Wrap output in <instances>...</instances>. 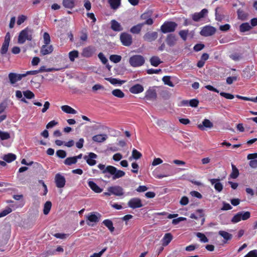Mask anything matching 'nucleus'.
<instances>
[{"mask_svg": "<svg viewBox=\"0 0 257 257\" xmlns=\"http://www.w3.org/2000/svg\"><path fill=\"white\" fill-rule=\"evenodd\" d=\"M34 30L29 27L21 31L18 36V43L24 44L26 41H31L33 39Z\"/></svg>", "mask_w": 257, "mask_h": 257, "instance_id": "1", "label": "nucleus"}, {"mask_svg": "<svg viewBox=\"0 0 257 257\" xmlns=\"http://www.w3.org/2000/svg\"><path fill=\"white\" fill-rule=\"evenodd\" d=\"M145 62L144 57L140 55H135L129 59V63L133 67H138L142 66Z\"/></svg>", "mask_w": 257, "mask_h": 257, "instance_id": "2", "label": "nucleus"}, {"mask_svg": "<svg viewBox=\"0 0 257 257\" xmlns=\"http://www.w3.org/2000/svg\"><path fill=\"white\" fill-rule=\"evenodd\" d=\"M177 24L173 22H166L161 27V31L163 33H171L175 31Z\"/></svg>", "mask_w": 257, "mask_h": 257, "instance_id": "3", "label": "nucleus"}, {"mask_svg": "<svg viewBox=\"0 0 257 257\" xmlns=\"http://www.w3.org/2000/svg\"><path fill=\"white\" fill-rule=\"evenodd\" d=\"M107 170L108 173L112 176V178L113 180H116L125 175L124 171L117 170L115 167L112 166H108Z\"/></svg>", "mask_w": 257, "mask_h": 257, "instance_id": "4", "label": "nucleus"}, {"mask_svg": "<svg viewBox=\"0 0 257 257\" xmlns=\"http://www.w3.org/2000/svg\"><path fill=\"white\" fill-rule=\"evenodd\" d=\"M250 216V213L249 211H241L237 213L232 219V222L234 223H237L240 220H245L248 219Z\"/></svg>", "mask_w": 257, "mask_h": 257, "instance_id": "5", "label": "nucleus"}, {"mask_svg": "<svg viewBox=\"0 0 257 257\" xmlns=\"http://www.w3.org/2000/svg\"><path fill=\"white\" fill-rule=\"evenodd\" d=\"M157 94L155 87H150L145 93V99L148 101H154L157 99Z\"/></svg>", "mask_w": 257, "mask_h": 257, "instance_id": "6", "label": "nucleus"}, {"mask_svg": "<svg viewBox=\"0 0 257 257\" xmlns=\"http://www.w3.org/2000/svg\"><path fill=\"white\" fill-rule=\"evenodd\" d=\"M120 40L123 45L130 46L133 43L132 36L127 33H122L120 35Z\"/></svg>", "mask_w": 257, "mask_h": 257, "instance_id": "7", "label": "nucleus"}, {"mask_svg": "<svg viewBox=\"0 0 257 257\" xmlns=\"http://www.w3.org/2000/svg\"><path fill=\"white\" fill-rule=\"evenodd\" d=\"M216 31V29L210 26H206L203 28L200 32L201 35L205 37H208L213 35Z\"/></svg>", "mask_w": 257, "mask_h": 257, "instance_id": "8", "label": "nucleus"}, {"mask_svg": "<svg viewBox=\"0 0 257 257\" xmlns=\"http://www.w3.org/2000/svg\"><path fill=\"white\" fill-rule=\"evenodd\" d=\"M108 191L115 196H120L124 194L123 188L119 186H111L107 188Z\"/></svg>", "mask_w": 257, "mask_h": 257, "instance_id": "9", "label": "nucleus"}, {"mask_svg": "<svg viewBox=\"0 0 257 257\" xmlns=\"http://www.w3.org/2000/svg\"><path fill=\"white\" fill-rule=\"evenodd\" d=\"M140 18L142 20L144 21L143 22L141 23L142 24H143V26L145 25H152L154 23V21L151 18V14L149 12L143 13L141 16Z\"/></svg>", "mask_w": 257, "mask_h": 257, "instance_id": "10", "label": "nucleus"}, {"mask_svg": "<svg viewBox=\"0 0 257 257\" xmlns=\"http://www.w3.org/2000/svg\"><path fill=\"white\" fill-rule=\"evenodd\" d=\"M11 84H14L17 81L21 80L22 78L26 77L24 74H17L16 73H10L8 75Z\"/></svg>", "mask_w": 257, "mask_h": 257, "instance_id": "11", "label": "nucleus"}, {"mask_svg": "<svg viewBox=\"0 0 257 257\" xmlns=\"http://www.w3.org/2000/svg\"><path fill=\"white\" fill-rule=\"evenodd\" d=\"M128 206L133 209L140 208L143 206L141 200L139 198H133L130 199L127 203Z\"/></svg>", "mask_w": 257, "mask_h": 257, "instance_id": "12", "label": "nucleus"}, {"mask_svg": "<svg viewBox=\"0 0 257 257\" xmlns=\"http://www.w3.org/2000/svg\"><path fill=\"white\" fill-rule=\"evenodd\" d=\"M55 182L57 187L61 188L64 187L66 183L65 177L59 173L55 176Z\"/></svg>", "mask_w": 257, "mask_h": 257, "instance_id": "13", "label": "nucleus"}, {"mask_svg": "<svg viewBox=\"0 0 257 257\" xmlns=\"http://www.w3.org/2000/svg\"><path fill=\"white\" fill-rule=\"evenodd\" d=\"M158 37L156 32H148L143 36V39L147 42H151L155 41Z\"/></svg>", "mask_w": 257, "mask_h": 257, "instance_id": "14", "label": "nucleus"}, {"mask_svg": "<svg viewBox=\"0 0 257 257\" xmlns=\"http://www.w3.org/2000/svg\"><path fill=\"white\" fill-rule=\"evenodd\" d=\"M255 74L254 66L253 65L247 66L243 71L242 76L247 79L250 78Z\"/></svg>", "mask_w": 257, "mask_h": 257, "instance_id": "15", "label": "nucleus"}, {"mask_svg": "<svg viewBox=\"0 0 257 257\" xmlns=\"http://www.w3.org/2000/svg\"><path fill=\"white\" fill-rule=\"evenodd\" d=\"M97 156L93 153H89L88 156H85L84 159L90 166H93L96 164V161L94 160L97 158Z\"/></svg>", "mask_w": 257, "mask_h": 257, "instance_id": "16", "label": "nucleus"}, {"mask_svg": "<svg viewBox=\"0 0 257 257\" xmlns=\"http://www.w3.org/2000/svg\"><path fill=\"white\" fill-rule=\"evenodd\" d=\"M101 216V215L97 212H91L86 216V218L90 222L96 223L99 221Z\"/></svg>", "mask_w": 257, "mask_h": 257, "instance_id": "17", "label": "nucleus"}, {"mask_svg": "<svg viewBox=\"0 0 257 257\" xmlns=\"http://www.w3.org/2000/svg\"><path fill=\"white\" fill-rule=\"evenodd\" d=\"M95 51V49L93 47L88 46L83 49L81 55L84 57H90L94 54Z\"/></svg>", "mask_w": 257, "mask_h": 257, "instance_id": "18", "label": "nucleus"}, {"mask_svg": "<svg viewBox=\"0 0 257 257\" xmlns=\"http://www.w3.org/2000/svg\"><path fill=\"white\" fill-rule=\"evenodd\" d=\"M213 126L212 122L208 119L203 120L201 124L198 125V127L201 131H204L206 128H211Z\"/></svg>", "mask_w": 257, "mask_h": 257, "instance_id": "19", "label": "nucleus"}, {"mask_svg": "<svg viewBox=\"0 0 257 257\" xmlns=\"http://www.w3.org/2000/svg\"><path fill=\"white\" fill-rule=\"evenodd\" d=\"M207 13L208 10L206 9H204L199 13H194L192 15V19L194 21L198 22L200 19L204 18Z\"/></svg>", "mask_w": 257, "mask_h": 257, "instance_id": "20", "label": "nucleus"}, {"mask_svg": "<svg viewBox=\"0 0 257 257\" xmlns=\"http://www.w3.org/2000/svg\"><path fill=\"white\" fill-rule=\"evenodd\" d=\"M210 182L212 185H214L215 189L220 192L223 189V185L219 182V179H211L209 180Z\"/></svg>", "mask_w": 257, "mask_h": 257, "instance_id": "21", "label": "nucleus"}, {"mask_svg": "<svg viewBox=\"0 0 257 257\" xmlns=\"http://www.w3.org/2000/svg\"><path fill=\"white\" fill-rule=\"evenodd\" d=\"M177 41V38L174 34H169L167 36L166 42L168 45L170 47L174 46Z\"/></svg>", "mask_w": 257, "mask_h": 257, "instance_id": "22", "label": "nucleus"}, {"mask_svg": "<svg viewBox=\"0 0 257 257\" xmlns=\"http://www.w3.org/2000/svg\"><path fill=\"white\" fill-rule=\"evenodd\" d=\"M53 51L52 45L45 44L41 47L40 52L43 55H46L51 54Z\"/></svg>", "mask_w": 257, "mask_h": 257, "instance_id": "23", "label": "nucleus"}, {"mask_svg": "<svg viewBox=\"0 0 257 257\" xmlns=\"http://www.w3.org/2000/svg\"><path fill=\"white\" fill-rule=\"evenodd\" d=\"M129 90L133 94H138L144 91V87L140 84H137L130 87Z\"/></svg>", "mask_w": 257, "mask_h": 257, "instance_id": "24", "label": "nucleus"}, {"mask_svg": "<svg viewBox=\"0 0 257 257\" xmlns=\"http://www.w3.org/2000/svg\"><path fill=\"white\" fill-rule=\"evenodd\" d=\"M111 28L114 31L120 32L123 30V28L118 22L115 20H112L110 22Z\"/></svg>", "mask_w": 257, "mask_h": 257, "instance_id": "25", "label": "nucleus"}, {"mask_svg": "<svg viewBox=\"0 0 257 257\" xmlns=\"http://www.w3.org/2000/svg\"><path fill=\"white\" fill-rule=\"evenodd\" d=\"M219 235L224 238V240H223V243H227L232 239V234L225 231H219Z\"/></svg>", "mask_w": 257, "mask_h": 257, "instance_id": "26", "label": "nucleus"}, {"mask_svg": "<svg viewBox=\"0 0 257 257\" xmlns=\"http://www.w3.org/2000/svg\"><path fill=\"white\" fill-rule=\"evenodd\" d=\"M93 141L97 143H102L106 140L107 136L106 134H99L92 137Z\"/></svg>", "mask_w": 257, "mask_h": 257, "instance_id": "27", "label": "nucleus"}, {"mask_svg": "<svg viewBox=\"0 0 257 257\" xmlns=\"http://www.w3.org/2000/svg\"><path fill=\"white\" fill-rule=\"evenodd\" d=\"M172 240V235L170 233H167L164 235L162 239V245L163 246H166Z\"/></svg>", "mask_w": 257, "mask_h": 257, "instance_id": "28", "label": "nucleus"}, {"mask_svg": "<svg viewBox=\"0 0 257 257\" xmlns=\"http://www.w3.org/2000/svg\"><path fill=\"white\" fill-rule=\"evenodd\" d=\"M88 185L89 187L95 193H100L102 191V189H101L93 181H88Z\"/></svg>", "mask_w": 257, "mask_h": 257, "instance_id": "29", "label": "nucleus"}, {"mask_svg": "<svg viewBox=\"0 0 257 257\" xmlns=\"http://www.w3.org/2000/svg\"><path fill=\"white\" fill-rule=\"evenodd\" d=\"M76 0H63V6L67 9H71L75 6Z\"/></svg>", "mask_w": 257, "mask_h": 257, "instance_id": "30", "label": "nucleus"}, {"mask_svg": "<svg viewBox=\"0 0 257 257\" xmlns=\"http://www.w3.org/2000/svg\"><path fill=\"white\" fill-rule=\"evenodd\" d=\"M196 213H197V214H198V215H199V217H198L197 216H196V215L195 214H191V215H190V217H191V218L198 219L200 220V223H201V224H203V223H204V221H205V218H204V217L203 215H202V214H202V211H201V210H198L197 211V212H196ZM195 223H196V224H197V223H200V222H199V221H198V222H195Z\"/></svg>", "mask_w": 257, "mask_h": 257, "instance_id": "31", "label": "nucleus"}, {"mask_svg": "<svg viewBox=\"0 0 257 257\" xmlns=\"http://www.w3.org/2000/svg\"><path fill=\"white\" fill-rule=\"evenodd\" d=\"M143 26V24H142L141 23L138 24L132 27L130 29V32L132 34H138L141 32Z\"/></svg>", "mask_w": 257, "mask_h": 257, "instance_id": "32", "label": "nucleus"}, {"mask_svg": "<svg viewBox=\"0 0 257 257\" xmlns=\"http://www.w3.org/2000/svg\"><path fill=\"white\" fill-rule=\"evenodd\" d=\"M61 108L62 111L65 112V113H69V114H76L77 113L76 110H75L74 109L72 108L69 105H62L61 107Z\"/></svg>", "mask_w": 257, "mask_h": 257, "instance_id": "33", "label": "nucleus"}, {"mask_svg": "<svg viewBox=\"0 0 257 257\" xmlns=\"http://www.w3.org/2000/svg\"><path fill=\"white\" fill-rule=\"evenodd\" d=\"M121 0H108V3L112 9L116 10L120 5Z\"/></svg>", "mask_w": 257, "mask_h": 257, "instance_id": "34", "label": "nucleus"}, {"mask_svg": "<svg viewBox=\"0 0 257 257\" xmlns=\"http://www.w3.org/2000/svg\"><path fill=\"white\" fill-rule=\"evenodd\" d=\"M251 29V26L248 23H244L239 26V30L241 32L244 33L249 31Z\"/></svg>", "mask_w": 257, "mask_h": 257, "instance_id": "35", "label": "nucleus"}, {"mask_svg": "<svg viewBox=\"0 0 257 257\" xmlns=\"http://www.w3.org/2000/svg\"><path fill=\"white\" fill-rule=\"evenodd\" d=\"M150 63L152 65L157 67L161 63L162 61L160 60V59L157 56H153L150 59Z\"/></svg>", "mask_w": 257, "mask_h": 257, "instance_id": "36", "label": "nucleus"}, {"mask_svg": "<svg viewBox=\"0 0 257 257\" xmlns=\"http://www.w3.org/2000/svg\"><path fill=\"white\" fill-rule=\"evenodd\" d=\"M232 167V172L230 174V178L232 179L236 178L239 175V171L238 169L233 164H231Z\"/></svg>", "mask_w": 257, "mask_h": 257, "instance_id": "37", "label": "nucleus"}, {"mask_svg": "<svg viewBox=\"0 0 257 257\" xmlns=\"http://www.w3.org/2000/svg\"><path fill=\"white\" fill-rule=\"evenodd\" d=\"M3 158L5 161L10 163L16 160V156L15 154L9 153L7 155H5Z\"/></svg>", "mask_w": 257, "mask_h": 257, "instance_id": "38", "label": "nucleus"}, {"mask_svg": "<svg viewBox=\"0 0 257 257\" xmlns=\"http://www.w3.org/2000/svg\"><path fill=\"white\" fill-rule=\"evenodd\" d=\"M238 18L242 21L246 20L247 14L240 9H238L237 11Z\"/></svg>", "mask_w": 257, "mask_h": 257, "instance_id": "39", "label": "nucleus"}, {"mask_svg": "<svg viewBox=\"0 0 257 257\" xmlns=\"http://www.w3.org/2000/svg\"><path fill=\"white\" fill-rule=\"evenodd\" d=\"M52 207V203L50 201H47L44 206L43 213L45 215H47L49 213Z\"/></svg>", "mask_w": 257, "mask_h": 257, "instance_id": "40", "label": "nucleus"}, {"mask_svg": "<svg viewBox=\"0 0 257 257\" xmlns=\"http://www.w3.org/2000/svg\"><path fill=\"white\" fill-rule=\"evenodd\" d=\"M79 52L77 50H73L69 53V58L70 60L74 62L75 59L78 57Z\"/></svg>", "mask_w": 257, "mask_h": 257, "instance_id": "41", "label": "nucleus"}, {"mask_svg": "<svg viewBox=\"0 0 257 257\" xmlns=\"http://www.w3.org/2000/svg\"><path fill=\"white\" fill-rule=\"evenodd\" d=\"M112 94L115 97L118 98H123L124 96V93L120 89H114L112 91Z\"/></svg>", "mask_w": 257, "mask_h": 257, "instance_id": "42", "label": "nucleus"}, {"mask_svg": "<svg viewBox=\"0 0 257 257\" xmlns=\"http://www.w3.org/2000/svg\"><path fill=\"white\" fill-rule=\"evenodd\" d=\"M105 79L108 81L110 83L112 84H119L120 85H121L125 82V81L124 80H117V79L112 78H106Z\"/></svg>", "mask_w": 257, "mask_h": 257, "instance_id": "43", "label": "nucleus"}, {"mask_svg": "<svg viewBox=\"0 0 257 257\" xmlns=\"http://www.w3.org/2000/svg\"><path fill=\"white\" fill-rule=\"evenodd\" d=\"M196 235L198 238H199L200 241H201V242L206 243L208 242V239L204 234L201 232H197Z\"/></svg>", "mask_w": 257, "mask_h": 257, "instance_id": "44", "label": "nucleus"}, {"mask_svg": "<svg viewBox=\"0 0 257 257\" xmlns=\"http://www.w3.org/2000/svg\"><path fill=\"white\" fill-rule=\"evenodd\" d=\"M76 158L74 157L67 158L64 161V164L68 166L76 164Z\"/></svg>", "mask_w": 257, "mask_h": 257, "instance_id": "45", "label": "nucleus"}, {"mask_svg": "<svg viewBox=\"0 0 257 257\" xmlns=\"http://www.w3.org/2000/svg\"><path fill=\"white\" fill-rule=\"evenodd\" d=\"M171 77L169 76H165L163 77L162 81L165 84L167 85L170 87H174L173 83L170 80Z\"/></svg>", "mask_w": 257, "mask_h": 257, "instance_id": "46", "label": "nucleus"}, {"mask_svg": "<svg viewBox=\"0 0 257 257\" xmlns=\"http://www.w3.org/2000/svg\"><path fill=\"white\" fill-rule=\"evenodd\" d=\"M109 59L111 61L117 63L120 61L121 57L120 55H111L109 57Z\"/></svg>", "mask_w": 257, "mask_h": 257, "instance_id": "47", "label": "nucleus"}, {"mask_svg": "<svg viewBox=\"0 0 257 257\" xmlns=\"http://www.w3.org/2000/svg\"><path fill=\"white\" fill-rule=\"evenodd\" d=\"M9 43L8 42H4L2 47L1 49V53L2 55L5 54L7 53L8 50L9 46Z\"/></svg>", "mask_w": 257, "mask_h": 257, "instance_id": "48", "label": "nucleus"}, {"mask_svg": "<svg viewBox=\"0 0 257 257\" xmlns=\"http://www.w3.org/2000/svg\"><path fill=\"white\" fill-rule=\"evenodd\" d=\"M219 8H216L215 9V19L217 21L221 22L224 18V16L219 13Z\"/></svg>", "mask_w": 257, "mask_h": 257, "instance_id": "49", "label": "nucleus"}, {"mask_svg": "<svg viewBox=\"0 0 257 257\" xmlns=\"http://www.w3.org/2000/svg\"><path fill=\"white\" fill-rule=\"evenodd\" d=\"M236 97L239 99L244 100L251 101H252L254 102H257V96L254 98H249V97H247L242 96H240L239 95H236Z\"/></svg>", "mask_w": 257, "mask_h": 257, "instance_id": "50", "label": "nucleus"}, {"mask_svg": "<svg viewBox=\"0 0 257 257\" xmlns=\"http://www.w3.org/2000/svg\"><path fill=\"white\" fill-rule=\"evenodd\" d=\"M10 137V134L9 133L0 130V138L2 140H8Z\"/></svg>", "mask_w": 257, "mask_h": 257, "instance_id": "51", "label": "nucleus"}, {"mask_svg": "<svg viewBox=\"0 0 257 257\" xmlns=\"http://www.w3.org/2000/svg\"><path fill=\"white\" fill-rule=\"evenodd\" d=\"M189 31L188 30H181L179 32V34L181 38L184 40L186 41L187 39V37L188 35Z\"/></svg>", "mask_w": 257, "mask_h": 257, "instance_id": "52", "label": "nucleus"}, {"mask_svg": "<svg viewBox=\"0 0 257 257\" xmlns=\"http://www.w3.org/2000/svg\"><path fill=\"white\" fill-rule=\"evenodd\" d=\"M142 154L141 153L138 152L137 150L134 149L132 151V157L136 160H138L141 158Z\"/></svg>", "mask_w": 257, "mask_h": 257, "instance_id": "53", "label": "nucleus"}, {"mask_svg": "<svg viewBox=\"0 0 257 257\" xmlns=\"http://www.w3.org/2000/svg\"><path fill=\"white\" fill-rule=\"evenodd\" d=\"M43 38L44 43L46 45H49L51 41L49 34L47 32H45L43 35Z\"/></svg>", "mask_w": 257, "mask_h": 257, "instance_id": "54", "label": "nucleus"}, {"mask_svg": "<svg viewBox=\"0 0 257 257\" xmlns=\"http://www.w3.org/2000/svg\"><path fill=\"white\" fill-rule=\"evenodd\" d=\"M56 156L60 158H64L66 156V152L62 150H58L56 153Z\"/></svg>", "mask_w": 257, "mask_h": 257, "instance_id": "55", "label": "nucleus"}, {"mask_svg": "<svg viewBox=\"0 0 257 257\" xmlns=\"http://www.w3.org/2000/svg\"><path fill=\"white\" fill-rule=\"evenodd\" d=\"M23 94L28 99H31L34 97L35 95L34 93L30 90H27L23 92Z\"/></svg>", "mask_w": 257, "mask_h": 257, "instance_id": "56", "label": "nucleus"}, {"mask_svg": "<svg viewBox=\"0 0 257 257\" xmlns=\"http://www.w3.org/2000/svg\"><path fill=\"white\" fill-rule=\"evenodd\" d=\"M12 211V209L8 207L0 213V217H4L9 214Z\"/></svg>", "mask_w": 257, "mask_h": 257, "instance_id": "57", "label": "nucleus"}, {"mask_svg": "<svg viewBox=\"0 0 257 257\" xmlns=\"http://www.w3.org/2000/svg\"><path fill=\"white\" fill-rule=\"evenodd\" d=\"M88 38L87 33L86 31H82L81 32V35L80 36V39L82 41H86Z\"/></svg>", "mask_w": 257, "mask_h": 257, "instance_id": "58", "label": "nucleus"}, {"mask_svg": "<svg viewBox=\"0 0 257 257\" xmlns=\"http://www.w3.org/2000/svg\"><path fill=\"white\" fill-rule=\"evenodd\" d=\"M220 95L221 96H223V97H225V98L228 99H232L234 98V97L233 95L230 94V93L223 92H220Z\"/></svg>", "mask_w": 257, "mask_h": 257, "instance_id": "59", "label": "nucleus"}, {"mask_svg": "<svg viewBox=\"0 0 257 257\" xmlns=\"http://www.w3.org/2000/svg\"><path fill=\"white\" fill-rule=\"evenodd\" d=\"M244 257H257V250H252L247 253Z\"/></svg>", "mask_w": 257, "mask_h": 257, "instance_id": "60", "label": "nucleus"}, {"mask_svg": "<svg viewBox=\"0 0 257 257\" xmlns=\"http://www.w3.org/2000/svg\"><path fill=\"white\" fill-rule=\"evenodd\" d=\"M156 123L161 128H164L166 126V122L162 119H158Z\"/></svg>", "mask_w": 257, "mask_h": 257, "instance_id": "61", "label": "nucleus"}, {"mask_svg": "<svg viewBox=\"0 0 257 257\" xmlns=\"http://www.w3.org/2000/svg\"><path fill=\"white\" fill-rule=\"evenodd\" d=\"M26 19H27V17L24 15H21V16H19L18 18V20H17V24L18 25H21L22 23H23L25 21Z\"/></svg>", "mask_w": 257, "mask_h": 257, "instance_id": "62", "label": "nucleus"}, {"mask_svg": "<svg viewBox=\"0 0 257 257\" xmlns=\"http://www.w3.org/2000/svg\"><path fill=\"white\" fill-rule=\"evenodd\" d=\"M98 57L103 64H105L107 62L108 60L107 58L104 56L102 53H99L98 55Z\"/></svg>", "mask_w": 257, "mask_h": 257, "instance_id": "63", "label": "nucleus"}, {"mask_svg": "<svg viewBox=\"0 0 257 257\" xmlns=\"http://www.w3.org/2000/svg\"><path fill=\"white\" fill-rule=\"evenodd\" d=\"M189 104L192 107H197L199 104V101L197 99H193L189 101Z\"/></svg>", "mask_w": 257, "mask_h": 257, "instance_id": "64", "label": "nucleus"}]
</instances>
